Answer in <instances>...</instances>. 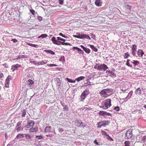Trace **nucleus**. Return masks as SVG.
I'll list each match as a JSON object with an SVG mask.
<instances>
[{
    "mask_svg": "<svg viewBox=\"0 0 146 146\" xmlns=\"http://www.w3.org/2000/svg\"><path fill=\"white\" fill-rule=\"evenodd\" d=\"M90 93V92L88 89H87L84 90L80 96V101L84 102Z\"/></svg>",
    "mask_w": 146,
    "mask_h": 146,
    "instance_id": "obj_1",
    "label": "nucleus"
},
{
    "mask_svg": "<svg viewBox=\"0 0 146 146\" xmlns=\"http://www.w3.org/2000/svg\"><path fill=\"white\" fill-rule=\"evenodd\" d=\"M102 104H104V109H107L111 106V100L110 99H108L104 100L102 102Z\"/></svg>",
    "mask_w": 146,
    "mask_h": 146,
    "instance_id": "obj_2",
    "label": "nucleus"
},
{
    "mask_svg": "<svg viewBox=\"0 0 146 146\" xmlns=\"http://www.w3.org/2000/svg\"><path fill=\"white\" fill-rule=\"evenodd\" d=\"M142 133H141L140 136L137 137L136 141L138 142L144 143L146 141V136H143Z\"/></svg>",
    "mask_w": 146,
    "mask_h": 146,
    "instance_id": "obj_3",
    "label": "nucleus"
},
{
    "mask_svg": "<svg viewBox=\"0 0 146 146\" xmlns=\"http://www.w3.org/2000/svg\"><path fill=\"white\" fill-rule=\"evenodd\" d=\"M133 129H129L125 133V137H127V139H129L133 136Z\"/></svg>",
    "mask_w": 146,
    "mask_h": 146,
    "instance_id": "obj_4",
    "label": "nucleus"
},
{
    "mask_svg": "<svg viewBox=\"0 0 146 146\" xmlns=\"http://www.w3.org/2000/svg\"><path fill=\"white\" fill-rule=\"evenodd\" d=\"M53 43L57 45L60 44L63 45L64 42H62L60 40H58L56 39V38L54 36H53L51 39Z\"/></svg>",
    "mask_w": 146,
    "mask_h": 146,
    "instance_id": "obj_5",
    "label": "nucleus"
},
{
    "mask_svg": "<svg viewBox=\"0 0 146 146\" xmlns=\"http://www.w3.org/2000/svg\"><path fill=\"white\" fill-rule=\"evenodd\" d=\"M132 131L133 137H136V139H137V137L138 136H140L141 133L137 129H133Z\"/></svg>",
    "mask_w": 146,
    "mask_h": 146,
    "instance_id": "obj_6",
    "label": "nucleus"
},
{
    "mask_svg": "<svg viewBox=\"0 0 146 146\" xmlns=\"http://www.w3.org/2000/svg\"><path fill=\"white\" fill-rule=\"evenodd\" d=\"M110 121L109 120H106L104 121H100L98 122L97 125H100V124H101L102 126H106L107 125H109L110 123Z\"/></svg>",
    "mask_w": 146,
    "mask_h": 146,
    "instance_id": "obj_7",
    "label": "nucleus"
},
{
    "mask_svg": "<svg viewBox=\"0 0 146 146\" xmlns=\"http://www.w3.org/2000/svg\"><path fill=\"white\" fill-rule=\"evenodd\" d=\"M98 114L99 115L103 116L104 117H105V115L111 116V115L110 113L104 111H100Z\"/></svg>",
    "mask_w": 146,
    "mask_h": 146,
    "instance_id": "obj_8",
    "label": "nucleus"
},
{
    "mask_svg": "<svg viewBox=\"0 0 146 146\" xmlns=\"http://www.w3.org/2000/svg\"><path fill=\"white\" fill-rule=\"evenodd\" d=\"M54 80L56 82V85L57 87V90H58L60 86L61 80L60 79L57 77L54 78Z\"/></svg>",
    "mask_w": 146,
    "mask_h": 146,
    "instance_id": "obj_9",
    "label": "nucleus"
},
{
    "mask_svg": "<svg viewBox=\"0 0 146 146\" xmlns=\"http://www.w3.org/2000/svg\"><path fill=\"white\" fill-rule=\"evenodd\" d=\"M137 46L135 44H133L131 48L132 49V54L133 56H135L136 51L137 50Z\"/></svg>",
    "mask_w": 146,
    "mask_h": 146,
    "instance_id": "obj_10",
    "label": "nucleus"
},
{
    "mask_svg": "<svg viewBox=\"0 0 146 146\" xmlns=\"http://www.w3.org/2000/svg\"><path fill=\"white\" fill-rule=\"evenodd\" d=\"M143 90L142 88H141L140 87L138 88L135 91V94L136 95H141L142 94V91Z\"/></svg>",
    "mask_w": 146,
    "mask_h": 146,
    "instance_id": "obj_11",
    "label": "nucleus"
},
{
    "mask_svg": "<svg viewBox=\"0 0 146 146\" xmlns=\"http://www.w3.org/2000/svg\"><path fill=\"white\" fill-rule=\"evenodd\" d=\"M100 66L101 68L100 70V71H102L103 70L104 71H105L108 68L107 66L104 64H101Z\"/></svg>",
    "mask_w": 146,
    "mask_h": 146,
    "instance_id": "obj_12",
    "label": "nucleus"
},
{
    "mask_svg": "<svg viewBox=\"0 0 146 146\" xmlns=\"http://www.w3.org/2000/svg\"><path fill=\"white\" fill-rule=\"evenodd\" d=\"M21 66L19 64H16L12 66L11 70L12 72H14L15 70H17V68Z\"/></svg>",
    "mask_w": 146,
    "mask_h": 146,
    "instance_id": "obj_13",
    "label": "nucleus"
},
{
    "mask_svg": "<svg viewBox=\"0 0 146 146\" xmlns=\"http://www.w3.org/2000/svg\"><path fill=\"white\" fill-rule=\"evenodd\" d=\"M52 127L50 126H47L44 129V133H46L49 132H52Z\"/></svg>",
    "mask_w": 146,
    "mask_h": 146,
    "instance_id": "obj_14",
    "label": "nucleus"
},
{
    "mask_svg": "<svg viewBox=\"0 0 146 146\" xmlns=\"http://www.w3.org/2000/svg\"><path fill=\"white\" fill-rule=\"evenodd\" d=\"M106 72L107 73L108 72L107 75L110 76L111 77H115L116 76V75L112 71H107Z\"/></svg>",
    "mask_w": 146,
    "mask_h": 146,
    "instance_id": "obj_15",
    "label": "nucleus"
},
{
    "mask_svg": "<svg viewBox=\"0 0 146 146\" xmlns=\"http://www.w3.org/2000/svg\"><path fill=\"white\" fill-rule=\"evenodd\" d=\"M132 113L136 114L138 116H141L142 114V111L140 110H137L133 111Z\"/></svg>",
    "mask_w": 146,
    "mask_h": 146,
    "instance_id": "obj_16",
    "label": "nucleus"
},
{
    "mask_svg": "<svg viewBox=\"0 0 146 146\" xmlns=\"http://www.w3.org/2000/svg\"><path fill=\"white\" fill-rule=\"evenodd\" d=\"M73 48L74 50H76L78 51V52L79 54H84V53L83 50H82L80 48L77 47H74Z\"/></svg>",
    "mask_w": 146,
    "mask_h": 146,
    "instance_id": "obj_17",
    "label": "nucleus"
},
{
    "mask_svg": "<svg viewBox=\"0 0 146 146\" xmlns=\"http://www.w3.org/2000/svg\"><path fill=\"white\" fill-rule=\"evenodd\" d=\"M130 63L132 65L131 67L133 68L135 67L136 65L138 66L139 62L137 61L133 60V61H130Z\"/></svg>",
    "mask_w": 146,
    "mask_h": 146,
    "instance_id": "obj_18",
    "label": "nucleus"
},
{
    "mask_svg": "<svg viewBox=\"0 0 146 146\" xmlns=\"http://www.w3.org/2000/svg\"><path fill=\"white\" fill-rule=\"evenodd\" d=\"M38 128L37 126H36L34 128L33 127H31V128L29 129V132L30 133L34 132H36L38 131Z\"/></svg>",
    "mask_w": 146,
    "mask_h": 146,
    "instance_id": "obj_19",
    "label": "nucleus"
},
{
    "mask_svg": "<svg viewBox=\"0 0 146 146\" xmlns=\"http://www.w3.org/2000/svg\"><path fill=\"white\" fill-rule=\"evenodd\" d=\"M95 3L97 6L99 7L101 6L102 4V0H95Z\"/></svg>",
    "mask_w": 146,
    "mask_h": 146,
    "instance_id": "obj_20",
    "label": "nucleus"
},
{
    "mask_svg": "<svg viewBox=\"0 0 146 146\" xmlns=\"http://www.w3.org/2000/svg\"><path fill=\"white\" fill-rule=\"evenodd\" d=\"M137 54L139 57H142L144 54L143 51L141 49H139L137 51Z\"/></svg>",
    "mask_w": 146,
    "mask_h": 146,
    "instance_id": "obj_21",
    "label": "nucleus"
},
{
    "mask_svg": "<svg viewBox=\"0 0 146 146\" xmlns=\"http://www.w3.org/2000/svg\"><path fill=\"white\" fill-rule=\"evenodd\" d=\"M100 94L101 95V96L102 97H104V98H106L107 96H106L105 95L106 94V93L104 89L103 90L101 91V92H100Z\"/></svg>",
    "mask_w": 146,
    "mask_h": 146,
    "instance_id": "obj_22",
    "label": "nucleus"
},
{
    "mask_svg": "<svg viewBox=\"0 0 146 146\" xmlns=\"http://www.w3.org/2000/svg\"><path fill=\"white\" fill-rule=\"evenodd\" d=\"M28 57V56L25 55H19L16 58L14 59V60H18V59L22 58H27Z\"/></svg>",
    "mask_w": 146,
    "mask_h": 146,
    "instance_id": "obj_23",
    "label": "nucleus"
},
{
    "mask_svg": "<svg viewBox=\"0 0 146 146\" xmlns=\"http://www.w3.org/2000/svg\"><path fill=\"white\" fill-rule=\"evenodd\" d=\"M27 123L29 124V126L31 128V127H33L34 126L35 122L34 121L31 120L30 121L28 122Z\"/></svg>",
    "mask_w": 146,
    "mask_h": 146,
    "instance_id": "obj_24",
    "label": "nucleus"
},
{
    "mask_svg": "<svg viewBox=\"0 0 146 146\" xmlns=\"http://www.w3.org/2000/svg\"><path fill=\"white\" fill-rule=\"evenodd\" d=\"M24 127L20 126L19 127H16L15 129L17 131V132H20L21 130H23Z\"/></svg>",
    "mask_w": 146,
    "mask_h": 146,
    "instance_id": "obj_25",
    "label": "nucleus"
},
{
    "mask_svg": "<svg viewBox=\"0 0 146 146\" xmlns=\"http://www.w3.org/2000/svg\"><path fill=\"white\" fill-rule=\"evenodd\" d=\"M88 46H90V47L95 52L98 51V49L93 45L88 44Z\"/></svg>",
    "mask_w": 146,
    "mask_h": 146,
    "instance_id": "obj_26",
    "label": "nucleus"
},
{
    "mask_svg": "<svg viewBox=\"0 0 146 146\" xmlns=\"http://www.w3.org/2000/svg\"><path fill=\"white\" fill-rule=\"evenodd\" d=\"M27 86H31L32 85L34 84V82L33 80L31 79H29L27 81Z\"/></svg>",
    "mask_w": 146,
    "mask_h": 146,
    "instance_id": "obj_27",
    "label": "nucleus"
},
{
    "mask_svg": "<svg viewBox=\"0 0 146 146\" xmlns=\"http://www.w3.org/2000/svg\"><path fill=\"white\" fill-rule=\"evenodd\" d=\"M83 34H79L78 35H73V36L74 37H76L77 38H79L80 39H83Z\"/></svg>",
    "mask_w": 146,
    "mask_h": 146,
    "instance_id": "obj_28",
    "label": "nucleus"
},
{
    "mask_svg": "<svg viewBox=\"0 0 146 146\" xmlns=\"http://www.w3.org/2000/svg\"><path fill=\"white\" fill-rule=\"evenodd\" d=\"M85 78V77L81 76L79 77H78V78H76L75 80H76H76L78 82H79L81 80H83V79Z\"/></svg>",
    "mask_w": 146,
    "mask_h": 146,
    "instance_id": "obj_29",
    "label": "nucleus"
},
{
    "mask_svg": "<svg viewBox=\"0 0 146 146\" xmlns=\"http://www.w3.org/2000/svg\"><path fill=\"white\" fill-rule=\"evenodd\" d=\"M44 51L49 54H51L52 55H54L55 54V52H54L53 51H52L51 50H44Z\"/></svg>",
    "mask_w": 146,
    "mask_h": 146,
    "instance_id": "obj_30",
    "label": "nucleus"
},
{
    "mask_svg": "<svg viewBox=\"0 0 146 146\" xmlns=\"http://www.w3.org/2000/svg\"><path fill=\"white\" fill-rule=\"evenodd\" d=\"M66 80L69 82L71 83H75L76 81V80H73L71 79H70L68 78H66Z\"/></svg>",
    "mask_w": 146,
    "mask_h": 146,
    "instance_id": "obj_31",
    "label": "nucleus"
},
{
    "mask_svg": "<svg viewBox=\"0 0 146 146\" xmlns=\"http://www.w3.org/2000/svg\"><path fill=\"white\" fill-rule=\"evenodd\" d=\"M133 91H130L129 93L127 95V96H126V97L125 98H127L128 99L130 98L132 96V94H133Z\"/></svg>",
    "mask_w": 146,
    "mask_h": 146,
    "instance_id": "obj_32",
    "label": "nucleus"
},
{
    "mask_svg": "<svg viewBox=\"0 0 146 146\" xmlns=\"http://www.w3.org/2000/svg\"><path fill=\"white\" fill-rule=\"evenodd\" d=\"M125 8H126V9L127 10V11L128 12H130L131 11V7L130 6L126 5L125 6Z\"/></svg>",
    "mask_w": 146,
    "mask_h": 146,
    "instance_id": "obj_33",
    "label": "nucleus"
},
{
    "mask_svg": "<svg viewBox=\"0 0 146 146\" xmlns=\"http://www.w3.org/2000/svg\"><path fill=\"white\" fill-rule=\"evenodd\" d=\"M47 62H45L44 61H39L37 63V65H43L47 63Z\"/></svg>",
    "mask_w": 146,
    "mask_h": 146,
    "instance_id": "obj_34",
    "label": "nucleus"
},
{
    "mask_svg": "<svg viewBox=\"0 0 146 146\" xmlns=\"http://www.w3.org/2000/svg\"><path fill=\"white\" fill-rule=\"evenodd\" d=\"M84 50L85 51V52L87 54H89L90 52V50L87 47H85L84 49Z\"/></svg>",
    "mask_w": 146,
    "mask_h": 146,
    "instance_id": "obj_35",
    "label": "nucleus"
},
{
    "mask_svg": "<svg viewBox=\"0 0 146 146\" xmlns=\"http://www.w3.org/2000/svg\"><path fill=\"white\" fill-rule=\"evenodd\" d=\"M86 124L83 123L81 120L80 124L79 125H78V127H84L86 126Z\"/></svg>",
    "mask_w": 146,
    "mask_h": 146,
    "instance_id": "obj_36",
    "label": "nucleus"
},
{
    "mask_svg": "<svg viewBox=\"0 0 146 146\" xmlns=\"http://www.w3.org/2000/svg\"><path fill=\"white\" fill-rule=\"evenodd\" d=\"M24 137V136H23V134H18L16 136V138L15 139L17 138H22Z\"/></svg>",
    "mask_w": 146,
    "mask_h": 146,
    "instance_id": "obj_37",
    "label": "nucleus"
},
{
    "mask_svg": "<svg viewBox=\"0 0 146 146\" xmlns=\"http://www.w3.org/2000/svg\"><path fill=\"white\" fill-rule=\"evenodd\" d=\"M121 90L123 92V93H127L129 92V91L127 89H124L123 88H121Z\"/></svg>",
    "mask_w": 146,
    "mask_h": 146,
    "instance_id": "obj_38",
    "label": "nucleus"
},
{
    "mask_svg": "<svg viewBox=\"0 0 146 146\" xmlns=\"http://www.w3.org/2000/svg\"><path fill=\"white\" fill-rule=\"evenodd\" d=\"M129 61H131L130 60L128 59L126 62V65L129 66L131 67L132 65L130 63V62H129Z\"/></svg>",
    "mask_w": 146,
    "mask_h": 146,
    "instance_id": "obj_39",
    "label": "nucleus"
},
{
    "mask_svg": "<svg viewBox=\"0 0 146 146\" xmlns=\"http://www.w3.org/2000/svg\"><path fill=\"white\" fill-rule=\"evenodd\" d=\"M81 121V120L80 119L76 120L75 121L76 125L78 126V125L80 124Z\"/></svg>",
    "mask_w": 146,
    "mask_h": 146,
    "instance_id": "obj_40",
    "label": "nucleus"
},
{
    "mask_svg": "<svg viewBox=\"0 0 146 146\" xmlns=\"http://www.w3.org/2000/svg\"><path fill=\"white\" fill-rule=\"evenodd\" d=\"M125 146H131L130 142L128 141H126L124 142Z\"/></svg>",
    "mask_w": 146,
    "mask_h": 146,
    "instance_id": "obj_41",
    "label": "nucleus"
},
{
    "mask_svg": "<svg viewBox=\"0 0 146 146\" xmlns=\"http://www.w3.org/2000/svg\"><path fill=\"white\" fill-rule=\"evenodd\" d=\"M94 68L95 69H97L99 70H100L101 68L100 67V64H97L96 65L94 66Z\"/></svg>",
    "mask_w": 146,
    "mask_h": 146,
    "instance_id": "obj_42",
    "label": "nucleus"
},
{
    "mask_svg": "<svg viewBox=\"0 0 146 146\" xmlns=\"http://www.w3.org/2000/svg\"><path fill=\"white\" fill-rule=\"evenodd\" d=\"M91 83L90 82H88L87 83H85L84 85L83 86L84 87H87L88 86H90L91 85Z\"/></svg>",
    "mask_w": 146,
    "mask_h": 146,
    "instance_id": "obj_43",
    "label": "nucleus"
},
{
    "mask_svg": "<svg viewBox=\"0 0 146 146\" xmlns=\"http://www.w3.org/2000/svg\"><path fill=\"white\" fill-rule=\"evenodd\" d=\"M26 115V111L25 110H24L22 111V117H25V115Z\"/></svg>",
    "mask_w": 146,
    "mask_h": 146,
    "instance_id": "obj_44",
    "label": "nucleus"
},
{
    "mask_svg": "<svg viewBox=\"0 0 146 146\" xmlns=\"http://www.w3.org/2000/svg\"><path fill=\"white\" fill-rule=\"evenodd\" d=\"M57 40H60L64 42H65L66 41V40L65 39H63L62 38H61L60 37H58L57 38Z\"/></svg>",
    "mask_w": 146,
    "mask_h": 146,
    "instance_id": "obj_45",
    "label": "nucleus"
},
{
    "mask_svg": "<svg viewBox=\"0 0 146 146\" xmlns=\"http://www.w3.org/2000/svg\"><path fill=\"white\" fill-rule=\"evenodd\" d=\"M106 136L107 137L106 138L110 140L111 141H113V139H112V138L111 137H110L108 134L106 135Z\"/></svg>",
    "mask_w": 146,
    "mask_h": 146,
    "instance_id": "obj_46",
    "label": "nucleus"
},
{
    "mask_svg": "<svg viewBox=\"0 0 146 146\" xmlns=\"http://www.w3.org/2000/svg\"><path fill=\"white\" fill-rule=\"evenodd\" d=\"M35 137L38 139H40L43 138V136L42 135H38L36 136Z\"/></svg>",
    "mask_w": 146,
    "mask_h": 146,
    "instance_id": "obj_47",
    "label": "nucleus"
},
{
    "mask_svg": "<svg viewBox=\"0 0 146 146\" xmlns=\"http://www.w3.org/2000/svg\"><path fill=\"white\" fill-rule=\"evenodd\" d=\"M25 137L27 139H31V136L29 134H26Z\"/></svg>",
    "mask_w": 146,
    "mask_h": 146,
    "instance_id": "obj_48",
    "label": "nucleus"
},
{
    "mask_svg": "<svg viewBox=\"0 0 146 146\" xmlns=\"http://www.w3.org/2000/svg\"><path fill=\"white\" fill-rule=\"evenodd\" d=\"M113 109L114 110H115L117 111H118L120 110V108L119 106H117L116 107H114V108H113Z\"/></svg>",
    "mask_w": 146,
    "mask_h": 146,
    "instance_id": "obj_49",
    "label": "nucleus"
},
{
    "mask_svg": "<svg viewBox=\"0 0 146 146\" xmlns=\"http://www.w3.org/2000/svg\"><path fill=\"white\" fill-rule=\"evenodd\" d=\"M64 107L63 109L64 111H67L68 110V107L67 105H66Z\"/></svg>",
    "mask_w": 146,
    "mask_h": 146,
    "instance_id": "obj_50",
    "label": "nucleus"
},
{
    "mask_svg": "<svg viewBox=\"0 0 146 146\" xmlns=\"http://www.w3.org/2000/svg\"><path fill=\"white\" fill-rule=\"evenodd\" d=\"M29 46H32V47H36V48H37L38 47V46L37 44H29Z\"/></svg>",
    "mask_w": 146,
    "mask_h": 146,
    "instance_id": "obj_51",
    "label": "nucleus"
},
{
    "mask_svg": "<svg viewBox=\"0 0 146 146\" xmlns=\"http://www.w3.org/2000/svg\"><path fill=\"white\" fill-rule=\"evenodd\" d=\"M83 39H84V38H87V39H88V37H89V36L88 35H86L83 34Z\"/></svg>",
    "mask_w": 146,
    "mask_h": 146,
    "instance_id": "obj_52",
    "label": "nucleus"
},
{
    "mask_svg": "<svg viewBox=\"0 0 146 146\" xmlns=\"http://www.w3.org/2000/svg\"><path fill=\"white\" fill-rule=\"evenodd\" d=\"M30 11L31 12V13L33 15H35V11L32 9H30Z\"/></svg>",
    "mask_w": 146,
    "mask_h": 146,
    "instance_id": "obj_53",
    "label": "nucleus"
},
{
    "mask_svg": "<svg viewBox=\"0 0 146 146\" xmlns=\"http://www.w3.org/2000/svg\"><path fill=\"white\" fill-rule=\"evenodd\" d=\"M24 127L26 130H27V129L28 128H31L30 126H29V125L28 123L27 125H25Z\"/></svg>",
    "mask_w": 146,
    "mask_h": 146,
    "instance_id": "obj_54",
    "label": "nucleus"
},
{
    "mask_svg": "<svg viewBox=\"0 0 146 146\" xmlns=\"http://www.w3.org/2000/svg\"><path fill=\"white\" fill-rule=\"evenodd\" d=\"M101 132L102 133V135H106H106H107L108 134L107 133V132L105 131H103L102 130L101 131Z\"/></svg>",
    "mask_w": 146,
    "mask_h": 146,
    "instance_id": "obj_55",
    "label": "nucleus"
},
{
    "mask_svg": "<svg viewBox=\"0 0 146 146\" xmlns=\"http://www.w3.org/2000/svg\"><path fill=\"white\" fill-rule=\"evenodd\" d=\"M47 36V35L46 34H42L41 35V38H46Z\"/></svg>",
    "mask_w": 146,
    "mask_h": 146,
    "instance_id": "obj_56",
    "label": "nucleus"
},
{
    "mask_svg": "<svg viewBox=\"0 0 146 146\" xmlns=\"http://www.w3.org/2000/svg\"><path fill=\"white\" fill-rule=\"evenodd\" d=\"M124 54L125 56V58L127 59L128 57L129 56V54L128 53V52L124 53Z\"/></svg>",
    "mask_w": 146,
    "mask_h": 146,
    "instance_id": "obj_57",
    "label": "nucleus"
},
{
    "mask_svg": "<svg viewBox=\"0 0 146 146\" xmlns=\"http://www.w3.org/2000/svg\"><path fill=\"white\" fill-rule=\"evenodd\" d=\"M64 0H58V1L59 2V4L62 5L63 4Z\"/></svg>",
    "mask_w": 146,
    "mask_h": 146,
    "instance_id": "obj_58",
    "label": "nucleus"
},
{
    "mask_svg": "<svg viewBox=\"0 0 146 146\" xmlns=\"http://www.w3.org/2000/svg\"><path fill=\"white\" fill-rule=\"evenodd\" d=\"M22 121H19L17 123V125L16 127H19L21 126Z\"/></svg>",
    "mask_w": 146,
    "mask_h": 146,
    "instance_id": "obj_59",
    "label": "nucleus"
},
{
    "mask_svg": "<svg viewBox=\"0 0 146 146\" xmlns=\"http://www.w3.org/2000/svg\"><path fill=\"white\" fill-rule=\"evenodd\" d=\"M46 65H47V66H50V67L56 66H57L56 64H47Z\"/></svg>",
    "mask_w": 146,
    "mask_h": 146,
    "instance_id": "obj_60",
    "label": "nucleus"
},
{
    "mask_svg": "<svg viewBox=\"0 0 146 146\" xmlns=\"http://www.w3.org/2000/svg\"><path fill=\"white\" fill-rule=\"evenodd\" d=\"M9 83L8 82H5V87L6 88L9 87Z\"/></svg>",
    "mask_w": 146,
    "mask_h": 146,
    "instance_id": "obj_61",
    "label": "nucleus"
},
{
    "mask_svg": "<svg viewBox=\"0 0 146 146\" xmlns=\"http://www.w3.org/2000/svg\"><path fill=\"white\" fill-rule=\"evenodd\" d=\"M91 36L92 38H93L94 40H96L95 35L93 33H91Z\"/></svg>",
    "mask_w": 146,
    "mask_h": 146,
    "instance_id": "obj_62",
    "label": "nucleus"
},
{
    "mask_svg": "<svg viewBox=\"0 0 146 146\" xmlns=\"http://www.w3.org/2000/svg\"><path fill=\"white\" fill-rule=\"evenodd\" d=\"M105 90V91H106V93H107L108 92H111V89H104Z\"/></svg>",
    "mask_w": 146,
    "mask_h": 146,
    "instance_id": "obj_63",
    "label": "nucleus"
},
{
    "mask_svg": "<svg viewBox=\"0 0 146 146\" xmlns=\"http://www.w3.org/2000/svg\"><path fill=\"white\" fill-rule=\"evenodd\" d=\"M37 19L39 21H41L42 20V19L41 17L39 16L37 17Z\"/></svg>",
    "mask_w": 146,
    "mask_h": 146,
    "instance_id": "obj_64",
    "label": "nucleus"
}]
</instances>
